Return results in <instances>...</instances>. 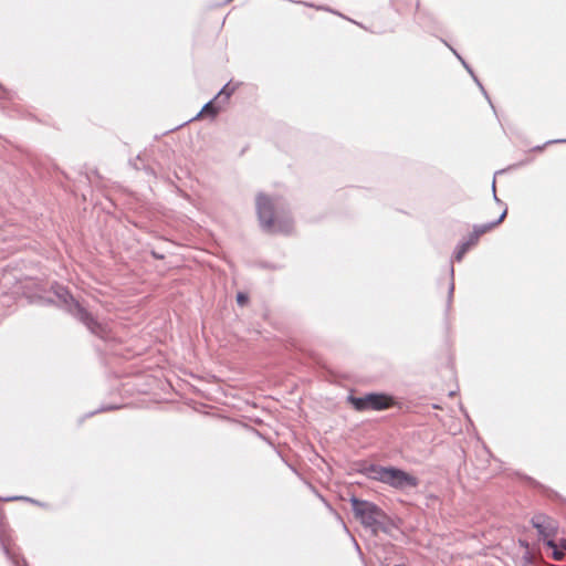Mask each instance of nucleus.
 <instances>
[{
  "instance_id": "nucleus-12",
  "label": "nucleus",
  "mask_w": 566,
  "mask_h": 566,
  "mask_svg": "<svg viewBox=\"0 0 566 566\" xmlns=\"http://www.w3.org/2000/svg\"><path fill=\"white\" fill-rule=\"evenodd\" d=\"M234 87H230L229 83L226 84L220 92L214 96V99L220 98L222 102H227L233 94Z\"/></svg>"
},
{
  "instance_id": "nucleus-14",
  "label": "nucleus",
  "mask_w": 566,
  "mask_h": 566,
  "mask_svg": "<svg viewBox=\"0 0 566 566\" xmlns=\"http://www.w3.org/2000/svg\"><path fill=\"white\" fill-rule=\"evenodd\" d=\"M443 43L450 48V50L453 52V54L461 61L462 65L464 66V69L468 71V73L473 76L475 75L472 67L462 59V56L453 49L451 48L446 41H443Z\"/></svg>"
},
{
  "instance_id": "nucleus-31",
  "label": "nucleus",
  "mask_w": 566,
  "mask_h": 566,
  "mask_svg": "<svg viewBox=\"0 0 566 566\" xmlns=\"http://www.w3.org/2000/svg\"><path fill=\"white\" fill-rule=\"evenodd\" d=\"M394 566H406V565H394Z\"/></svg>"
},
{
  "instance_id": "nucleus-2",
  "label": "nucleus",
  "mask_w": 566,
  "mask_h": 566,
  "mask_svg": "<svg viewBox=\"0 0 566 566\" xmlns=\"http://www.w3.org/2000/svg\"><path fill=\"white\" fill-rule=\"evenodd\" d=\"M349 503L355 518L374 535L378 532L391 535L392 531L398 528L395 520L376 503L355 495L350 496Z\"/></svg>"
},
{
  "instance_id": "nucleus-22",
  "label": "nucleus",
  "mask_w": 566,
  "mask_h": 566,
  "mask_svg": "<svg viewBox=\"0 0 566 566\" xmlns=\"http://www.w3.org/2000/svg\"><path fill=\"white\" fill-rule=\"evenodd\" d=\"M17 500H24V501L33 502L32 499L27 497V496H10V497L3 499V501H17Z\"/></svg>"
},
{
  "instance_id": "nucleus-4",
  "label": "nucleus",
  "mask_w": 566,
  "mask_h": 566,
  "mask_svg": "<svg viewBox=\"0 0 566 566\" xmlns=\"http://www.w3.org/2000/svg\"><path fill=\"white\" fill-rule=\"evenodd\" d=\"M276 203L273 198L259 192L255 198L256 214L260 227L269 233L289 234L293 230V220L290 217L279 218L275 216Z\"/></svg>"
},
{
  "instance_id": "nucleus-5",
  "label": "nucleus",
  "mask_w": 566,
  "mask_h": 566,
  "mask_svg": "<svg viewBox=\"0 0 566 566\" xmlns=\"http://www.w3.org/2000/svg\"><path fill=\"white\" fill-rule=\"evenodd\" d=\"M346 401L358 412L384 411L395 406V398L386 392H367L364 396L348 395Z\"/></svg>"
},
{
  "instance_id": "nucleus-18",
  "label": "nucleus",
  "mask_w": 566,
  "mask_h": 566,
  "mask_svg": "<svg viewBox=\"0 0 566 566\" xmlns=\"http://www.w3.org/2000/svg\"><path fill=\"white\" fill-rule=\"evenodd\" d=\"M119 407L118 406H115V405H107V406H102L101 408H98L97 410L95 411H92L87 415V417H91L99 411H109V410H115V409H118Z\"/></svg>"
},
{
  "instance_id": "nucleus-3",
  "label": "nucleus",
  "mask_w": 566,
  "mask_h": 566,
  "mask_svg": "<svg viewBox=\"0 0 566 566\" xmlns=\"http://www.w3.org/2000/svg\"><path fill=\"white\" fill-rule=\"evenodd\" d=\"M358 472L399 491L416 489L420 482L417 476L397 467H382L365 462L360 464Z\"/></svg>"
},
{
  "instance_id": "nucleus-1",
  "label": "nucleus",
  "mask_w": 566,
  "mask_h": 566,
  "mask_svg": "<svg viewBox=\"0 0 566 566\" xmlns=\"http://www.w3.org/2000/svg\"><path fill=\"white\" fill-rule=\"evenodd\" d=\"M51 293L53 297L34 295L32 302L42 306L56 304L77 322L82 323L92 334L101 338L106 336V326L99 323L87 308L75 300L66 286L54 283L51 286Z\"/></svg>"
},
{
  "instance_id": "nucleus-28",
  "label": "nucleus",
  "mask_w": 566,
  "mask_h": 566,
  "mask_svg": "<svg viewBox=\"0 0 566 566\" xmlns=\"http://www.w3.org/2000/svg\"><path fill=\"white\" fill-rule=\"evenodd\" d=\"M354 544H355V551H357L359 554H361V549L355 539H354Z\"/></svg>"
},
{
  "instance_id": "nucleus-29",
  "label": "nucleus",
  "mask_w": 566,
  "mask_h": 566,
  "mask_svg": "<svg viewBox=\"0 0 566 566\" xmlns=\"http://www.w3.org/2000/svg\"><path fill=\"white\" fill-rule=\"evenodd\" d=\"M560 547L566 549V539H560Z\"/></svg>"
},
{
  "instance_id": "nucleus-11",
  "label": "nucleus",
  "mask_w": 566,
  "mask_h": 566,
  "mask_svg": "<svg viewBox=\"0 0 566 566\" xmlns=\"http://www.w3.org/2000/svg\"><path fill=\"white\" fill-rule=\"evenodd\" d=\"M449 271H450V276H451V280H450V283H449V289H448V297H447V306H446V312L448 313L451 308V304H452V300H453V292H454V268L452 264H450V268H449Z\"/></svg>"
},
{
  "instance_id": "nucleus-25",
  "label": "nucleus",
  "mask_w": 566,
  "mask_h": 566,
  "mask_svg": "<svg viewBox=\"0 0 566 566\" xmlns=\"http://www.w3.org/2000/svg\"><path fill=\"white\" fill-rule=\"evenodd\" d=\"M518 544L520 546H522L525 551H528L530 549V544L525 539H518Z\"/></svg>"
},
{
  "instance_id": "nucleus-24",
  "label": "nucleus",
  "mask_w": 566,
  "mask_h": 566,
  "mask_svg": "<svg viewBox=\"0 0 566 566\" xmlns=\"http://www.w3.org/2000/svg\"><path fill=\"white\" fill-rule=\"evenodd\" d=\"M138 160H142L139 155L136 158L129 160V165L136 170L140 169V167L137 165Z\"/></svg>"
},
{
  "instance_id": "nucleus-26",
  "label": "nucleus",
  "mask_w": 566,
  "mask_h": 566,
  "mask_svg": "<svg viewBox=\"0 0 566 566\" xmlns=\"http://www.w3.org/2000/svg\"><path fill=\"white\" fill-rule=\"evenodd\" d=\"M143 169L145 170V172L149 176H154L155 175V171L151 167L149 166H144Z\"/></svg>"
},
{
  "instance_id": "nucleus-27",
  "label": "nucleus",
  "mask_w": 566,
  "mask_h": 566,
  "mask_svg": "<svg viewBox=\"0 0 566 566\" xmlns=\"http://www.w3.org/2000/svg\"><path fill=\"white\" fill-rule=\"evenodd\" d=\"M151 254H153V256H154L155 259H157V260H161V259H164V255H163V254H159V253H157V252H155V251H153V252H151Z\"/></svg>"
},
{
  "instance_id": "nucleus-6",
  "label": "nucleus",
  "mask_w": 566,
  "mask_h": 566,
  "mask_svg": "<svg viewBox=\"0 0 566 566\" xmlns=\"http://www.w3.org/2000/svg\"><path fill=\"white\" fill-rule=\"evenodd\" d=\"M531 523L536 528L544 544L549 548H555L554 536L556 534V526L553 520L545 514H537L532 517Z\"/></svg>"
},
{
  "instance_id": "nucleus-16",
  "label": "nucleus",
  "mask_w": 566,
  "mask_h": 566,
  "mask_svg": "<svg viewBox=\"0 0 566 566\" xmlns=\"http://www.w3.org/2000/svg\"><path fill=\"white\" fill-rule=\"evenodd\" d=\"M235 300H237L238 305L244 306L249 302V295L244 292H238Z\"/></svg>"
},
{
  "instance_id": "nucleus-9",
  "label": "nucleus",
  "mask_w": 566,
  "mask_h": 566,
  "mask_svg": "<svg viewBox=\"0 0 566 566\" xmlns=\"http://www.w3.org/2000/svg\"><path fill=\"white\" fill-rule=\"evenodd\" d=\"M495 227H497V222H493V221L486 222V223H483V224H474L473 226V231L470 234L473 237V239L479 241L481 235H483L484 233L491 231Z\"/></svg>"
},
{
  "instance_id": "nucleus-30",
  "label": "nucleus",
  "mask_w": 566,
  "mask_h": 566,
  "mask_svg": "<svg viewBox=\"0 0 566 566\" xmlns=\"http://www.w3.org/2000/svg\"><path fill=\"white\" fill-rule=\"evenodd\" d=\"M317 9H318V10H326V11H331V12H333L331 9H328V8H324V7H317Z\"/></svg>"
},
{
  "instance_id": "nucleus-17",
  "label": "nucleus",
  "mask_w": 566,
  "mask_h": 566,
  "mask_svg": "<svg viewBox=\"0 0 566 566\" xmlns=\"http://www.w3.org/2000/svg\"><path fill=\"white\" fill-rule=\"evenodd\" d=\"M559 143H566V138L565 139H554V140H547L544 145H538V146H535L533 148L534 151H541L545 148L546 145H551V144H559Z\"/></svg>"
},
{
  "instance_id": "nucleus-21",
  "label": "nucleus",
  "mask_w": 566,
  "mask_h": 566,
  "mask_svg": "<svg viewBox=\"0 0 566 566\" xmlns=\"http://www.w3.org/2000/svg\"><path fill=\"white\" fill-rule=\"evenodd\" d=\"M507 216V207H504L503 211L501 212L500 217L494 220L493 222H497V226L503 222L505 217Z\"/></svg>"
},
{
  "instance_id": "nucleus-15",
  "label": "nucleus",
  "mask_w": 566,
  "mask_h": 566,
  "mask_svg": "<svg viewBox=\"0 0 566 566\" xmlns=\"http://www.w3.org/2000/svg\"><path fill=\"white\" fill-rule=\"evenodd\" d=\"M473 81L475 82V84L479 86L480 91L482 92L483 96L488 99V102L490 103L492 109L495 112V107L494 105L492 104L491 102V98L488 94V92L485 91L484 86L482 85V83L480 82V80L478 78L476 75H473L472 76Z\"/></svg>"
},
{
  "instance_id": "nucleus-7",
  "label": "nucleus",
  "mask_w": 566,
  "mask_h": 566,
  "mask_svg": "<svg viewBox=\"0 0 566 566\" xmlns=\"http://www.w3.org/2000/svg\"><path fill=\"white\" fill-rule=\"evenodd\" d=\"M478 243V241L475 239H473V237L471 234H469L468 239L460 242L455 250H454V253H453V259L457 261V262H460L462 261L463 256L465 255V253L469 251V249L473 245H475Z\"/></svg>"
},
{
  "instance_id": "nucleus-23",
  "label": "nucleus",
  "mask_w": 566,
  "mask_h": 566,
  "mask_svg": "<svg viewBox=\"0 0 566 566\" xmlns=\"http://www.w3.org/2000/svg\"><path fill=\"white\" fill-rule=\"evenodd\" d=\"M313 491L315 492V494L317 495V497H318V499H319V500H321V501H322V502H323V503H324V504H325L329 510H332V506H331V504L326 501V499H325L321 493H318L316 489H314V488H313Z\"/></svg>"
},
{
  "instance_id": "nucleus-10",
  "label": "nucleus",
  "mask_w": 566,
  "mask_h": 566,
  "mask_svg": "<svg viewBox=\"0 0 566 566\" xmlns=\"http://www.w3.org/2000/svg\"><path fill=\"white\" fill-rule=\"evenodd\" d=\"M1 547L6 556L12 562L14 566H29L24 557L11 553L9 547L3 542H1Z\"/></svg>"
},
{
  "instance_id": "nucleus-19",
  "label": "nucleus",
  "mask_w": 566,
  "mask_h": 566,
  "mask_svg": "<svg viewBox=\"0 0 566 566\" xmlns=\"http://www.w3.org/2000/svg\"><path fill=\"white\" fill-rule=\"evenodd\" d=\"M552 549H553V558L555 560H562L563 557H564V553H563V551L557 548V544L556 543H555V548H552Z\"/></svg>"
},
{
  "instance_id": "nucleus-8",
  "label": "nucleus",
  "mask_w": 566,
  "mask_h": 566,
  "mask_svg": "<svg viewBox=\"0 0 566 566\" xmlns=\"http://www.w3.org/2000/svg\"><path fill=\"white\" fill-rule=\"evenodd\" d=\"M214 101L216 99L213 97L208 103H206L203 105V107L201 108V111L197 114V116L193 119L199 118L203 114L211 118H214L218 115V113L220 112V107L218 105H216Z\"/></svg>"
},
{
  "instance_id": "nucleus-13",
  "label": "nucleus",
  "mask_w": 566,
  "mask_h": 566,
  "mask_svg": "<svg viewBox=\"0 0 566 566\" xmlns=\"http://www.w3.org/2000/svg\"><path fill=\"white\" fill-rule=\"evenodd\" d=\"M522 566H530L535 563V557L531 549L525 551L524 554L521 557Z\"/></svg>"
},
{
  "instance_id": "nucleus-20",
  "label": "nucleus",
  "mask_w": 566,
  "mask_h": 566,
  "mask_svg": "<svg viewBox=\"0 0 566 566\" xmlns=\"http://www.w3.org/2000/svg\"><path fill=\"white\" fill-rule=\"evenodd\" d=\"M492 192H493V199L494 201L497 203V205H504L496 196V188H495V178L493 179V182H492Z\"/></svg>"
}]
</instances>
